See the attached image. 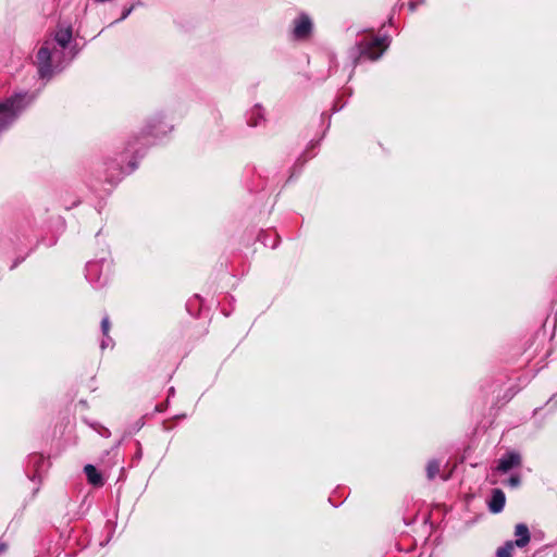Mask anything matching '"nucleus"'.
<instances>
[{"instance_id": "13", "label": "nucleus", "mask_w": 557, "mask_h": 557, "mask_svg": "<svg viewBox=\"0 0 557 557\" xmlns=\"http://www.w3.org/2000/svg\"><path fill=\"white\" fill-rule=\"evenodd\" d=\"M45 462V457L40 454H32L28 458V466H32L35 469V472L37 473H39Z\"/></svg>"}, {"instance_id": "5", "label": "nucleus", "mask_w": 557, "mask_h": 557, "mask_svg": "<svg viewBox=\"0 0 557 557\" xmlns=\"http://www.w3.org/2000/svg\"><path fill=\"white\" fill-rule=\"evenodd\" d=\"M38 60V74L41 78L50 77L52 74L51 67V50L46 45H44L37 52Z\"/></svg>"}, {"instance_id": "25", "label": "nucleus", "mask_w": 557, "mask_h": 557, "mask_svg": "<svg viewBox=\"0 0 557 557\" xmlns=\"http://www.w3.org/2000/svg\"><path fill=\"white\" fill-rule=\"evenodd\" d=\"M20 260H16L13 265L11 267V269H14L17 264H18Z\"/></svg>"}, {"instance_id": "14", "label": "nucleus", "mask_w": 557, "mask_h": 557, "mask_svg": "<svg viewBox=\"0 0 557 557\" xmlns=\"http://www.w3.org/2000/svg\"><path fill=\"white\" fill-rule=\"evenodd\" d=\"M515 546L513 541H507L503 546L497 548L496 557H512Z\"/></svg>"}, {"instance_id": "17", "label": "nucleus", "mask_w": 557, "mask_h": 557, "mask_svg": "<svg viewBox=\"0 0 557 557\" xmlns=\"http://www.w3.org/2000/svg\"><path fill=\"white\" fill-rule=\"evenodd\" d=\"M110 320H109V317L108 315H104L101 320V332L103 334V336L108 337L109 335V330H110Z\"/></svg>"}, {"instance_id": "4", "label": "nucleus", "mask_w": 557, "mask_h": 557, "mask_svg": "<svg viewBox=\"0 0 557 557\" xmlns=\"http://www.w3.org/2000/svg\"><path fill=\"white\" fill-rule=\"evenodd\" d=\"M23 95H15L0 102V133L7 128L23 108Z\"/></svg>"}, {"instance_id": "2", "label": "nucleus", "mask_w": 557, "mask_h": 557, "mask_svg": "<svg viewBox=\"0 0 557 557\" xmlns=\"http://www.w3.org/2000/svg\"><path fill=\"white\" fill-rule=\"evenodd\" d=\"M388 46V37H362L349 50V57L354 67L362 60H379Z\"/></svg>"}, {"instance_id": "9", "label": "nucleus", "mask_w": 557, "mask_h": 557, "mask_svg": "<svg viewBox=\"0 0 557 557\" xmlns=\"http://www.w3.org/2000/svg\"><path fill=\"white\" fill-rule=\"evenodd\" d=\"M515 535L517 539L513 543L517 547L523 548L530 543L531 535L527 524L518 523L515 528Z\"/></svg>"}, {"instance_id": "10", "label": "nucleus", "mask_w": 557, "mask_h": 557, "mask_svg": "<svg viewBox=\"0 0 557 557\" xmlns=\"http://www.w3.org/2000/svg\"><path fill=\"white\" fill-rule=\"evenodd\" d=\"M84 472L87 476L88 482L94 486H102L104 484L102 475L100 474V472H98L95 466L86 465L84 468Z\"/></svg>"}, {"instance_id": "20", "label": "nucleus", "mask_w": 557, "mask_h": 557, "mask_svg": "<svg viewBox=\"0 0 557 557\" xmlns=\"http://www.w3.org/2000/svg\"><path fill=\"white\" fill-rule=\"evenodd\" d=\"M97 431L102 436H109V434H110V431L107 428L101 426V425H99V429H97Z\"/></svg>"}, {"instance_id": "23", "label": "nucleus", "mask_w": 557, "mask_h": 557, "mask_svg": "<svg viewBox=\"0 0 557 557\" xmlns=\"http://www.w3.org/2000/svg\"><path fill=\"white\" fill-rule=\"evenodd\" d=\"M7 549H8V544L0 540V554L7 552Z\"/></svg>"}, {"instance_id": "16", "label": "nucleus", "mask_w": 557, "mask_h": 557, "mask_svg": "<svg viewBox=\"0 0 557 557\" xmlns=\"http://www.w3.org/2000/svg\"><path fill=\"white\" fill-rule=\"evenodd\" d=\"M262 119H263V115L261 113V107L257 106L255 108V110L252 111L251 116L249 117L247 123L249 126L255 127L259 124V121Z\"/></svg>"}, {"instance_id": "18", "label": "nucleus", "mask_w": 557, "mask_h": 557, "mask_svg": "<svg viewBox=\"0 0 557 557\" xmlns=\"http://www.w3.org/2000/svg\"><path fill=\"white\" fill-rule=\"evenodd\" d=\"M507 484H508L510 487H513V488H516V487L520 486V484H521V478H520V475H519V474H512V475L508 479Z\"/></svg>"}, {"instance_id": "26", "label": "nucleus", "mask_w": 557, "mask_h": 557, "mask_svg": "<svg viewBox=\"0 0 557 557\" xmlns=\"http://www.w3.org/2000/svg\"><path fill=\"white\" fill-rule=\"evenodd\" d=\"M174 394V388L171 387L170 391H169V395H173Z\"/></svg>"}, {"instance_id": "22", "label": "nucleus", "mask_w": 557, "mask_h": 557, "mask_svg": "<svg viewBox=\"0 0 557 557\" xmlns=\"http://www.w3.org/2000/svg\"><path fill=\"white\" fill-rule=\"evenodd\" d=\"M109 342L111 343V342H112V339L108 336V337H107V339H103V341L101 342V344H100L101 349H104L106 347H108Z\"/></svg>"}, {"instance_id": "3", "label": "nucleus", "mask_w": 557, "mask_h": 557, "mask_svg": "<svg viewBox=\"0 0 557 557\" xmlns=\"http://www.w3.org/2000/svg\"><path fill=\"white\" fill-rule=\"evenodd\" d=\"M111 273V261L101 258L97 261H89L86 264V278L96 287L104 286Z\"/></svg>"}, {"instance_id": "15", "label": "nucleus", "mask_w": 557, "mask_h": 557, "mask_svg": "<svg viewBox=\"0 0 557 557\" xmlns=\"http://www.w3.org/2000/svg\"><path fill=\"white\" fill-rule=\"evenodd\" d=\"M440 472V462L435 459L430 460L426 466V476L429 480H433Z\"/></svg>"}, {"instance_id": "8", "label": "nucleus", "mask_w": 557, "mask_h": 557, "mask_svg": "<svg viewBox=\"0 0 557 557\" xmlns=\"http://www.w3.org/2000/svg\"><path fill=\"white\" fill-rule=\"evenodd\" d=\"M506 503L505 493L500 488H493L491 499L488 500V509L493 513L503 511Z\"/></svg>"}, {"instance_id": "12", "label": "nucleus", "mask_w": 557, "mask_h": 557, "mask_svg": "<svg viewBox=\"0 0 557 557\" xmlns=\"http://www.w3.org/2000/svg\"><path fill=\"white\" fill-rule=\"evenodd\" d=\"M72 39V29L70 27L64 29H59L55 33L54 40L61 47L65 48Z\"/></svg>"}, {"instance_id": "7", "label": "nucleus", "mask_w": 557, "mask_h": 557, "mask_svg": "<svg viewBox=\"0 0 557 557\" xmlns=\"http://www.w3.org/2000/svg\"><path fill=\"white\" fill-rule=\"evenodd\" d=\"M521 462L522 459L519 453L508 451L499 459L497 470L506 473L513 468L520 467Z\"/></svg>"}, {"instance_id": "6", "label": "nucleus", "mask_w": 557, "mask_h": 557, "mask_svg": "<svg viewBox=\"0 0 557 557\" xmlns=\"http://www.w3.org/2000/svg\"><path fill=\"white\" fill-rule=\"evenodd\" d=\"M295 26L293 29V36L297 40L307 39L312 32V22L310 17L302 13L298 18L295 20Z\"/></svg>"}, {"instance_id": "21", "label": "nucleus", "mask_w": 557, "mask_h": 557, "mask_svg": "<svg viewBox=\"0 0 557 557\" xmlns=\"http://www.w3.org/2000/svg\"><path fill=\"white\" fill-rule=\"evenodd\" d=\"M310 158H311V156H308V150H306V151L304 152V154L298 159V161H297V162H301V163L304 164V163H305V162H307V160H308V159H310Z\"/></svg>"}, {"instance_id": "24", "label": "nucleus", "mask_w": 557, "mask_h": 557, "mask_svg": "<svg viewBox=\"0 0 557 557\" xmlns=\"http://www.w3.org/2000/svg\"><path fill=\"white\" fill-rule=\"evenodd\" d=\"M416 5H417V4H416L414 2H410V3H409V9H410V11H414V10H416Z\"/></svg>"}, {"instance_id": "19", "label": "nucleus", "mask_w": 557, "mask_h": 557, "mask_svg": "<svg viewBox=\"0 0 557 557\" xmlns=\"http://www.w3.org/2000/svg\"><path fill=\"white\" fill-rule=\"evenodd\" d=\"M134 8H135V5H134V4H133V5H131L129 8H125V9L123 10L122 15H121V17L119 18V21H123V20H125V18H126V17L132 13V11L134 10Z\"/></svg>"}, {"instance_id": "1", "label": "nucleus", "mask_w": 557, "mask_h": 557, "mask_svg": "<svg viewBox=\"0 0 557 557\" xmlns=\"http://www.w3.org/2000/svg\"><path fill=\"white\" fill-rule=\"evenodd\" d=\"M160 119L149 121L138 135L127 140L122 160H110L106 162L104 181L111 185L121 181L123 174L132 173L137 169L136 158H141L146 146L149 144L148 137H158L166 134L168 129L161 125Z\"/></svg>"}, {"instance_id": "11", "label": "nucleus", "mask_w": 557, "mask_h": 557, "mask_svg": "<svg viewBox=\"0 0 557 557\" xmlns=\"http://www.w3.org/2000/svg\"><path fill=\"white\" fill-rule=\"evenodd\" d=\"M258 240L261 242L265 247L274 249L277 247L280 238L276 233L262 231L258 235Z\"/></svg>"}]
</instances>
